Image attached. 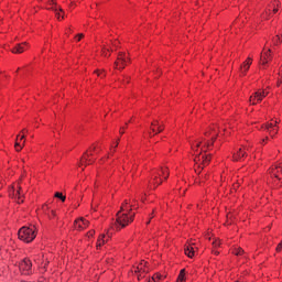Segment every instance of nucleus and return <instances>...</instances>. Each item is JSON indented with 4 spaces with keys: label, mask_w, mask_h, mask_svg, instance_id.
<instances>
[{
    "label": "nucleus",
    "mask_w": 282,
    "mask_h": 282,
    "mask_svg": "<svg viewBox=\"0 0 282 282\" xmlns=\"http://www.w3.org/2000/svg\"><path fill=\"white\" fill-rule=\"evenodd\" d=\"M135 213H133V205L129 207V200H124L121 205L120 212L117 213L116 226L117 228H127L133 221Z\"/></svg>",
    "instance_id": "nucleus-1"
},
{
    "label": "nucleus",
    "mask_w": 282,
    "mask_h": 282,
    "mask_svg": "<svg viewBox=\"0 0 282 282\" xmlns=\"http://www.w3.org/2000/svg\"><path fill=\"white\" fill-rule=\"evenodd\" d=\"M194 171L197 175H199L202 171H204V166H208V164H210V156L199 153L194 158Z\"/></svg>",
    "instance_id": "nucleus-2"
},
{
    "label": "nucleus",
    "mask_w": 282,
    "mask_h": 282,
    "mask_svg": "<svg viewBox=\"0 0 282 282\" xmlns=\"http://www.w3.org/2000/svg\"><path fill=\"white\" fill-rule=\"evenodd\" d=\"M18 237L25 243H32L36 239V231H34V227H22L18 232Z\"/></svg>",
    "instance_id": "nucleus-3"
},
{
    "label": "nucleus",
    "mask_w": 282,
    "mask_h": 282,
    "mask_svg": "<svg viewBox=\"0 0 282 282\" xmlns=\"http://www.w3.org/2000/svg\"><path fill=\"white\" fill-rule=\"evenodd\" d=\"M265 96H268V93H265V90H258L250 97L249 101L252 105H257V102H261V100H263Z\"/></svg>",
    "instance_id": "nucleus-4"
},
{
    "label": "nucleus",
    "mask_w": 282,
    "mask_h": 282,
    "mask_svg": "<svg viewBox=\"0 0 282 282\" xmlns=\"http://www.w3.org/2000/svg\"><path fill=\"white\" fill-rule=\"evenodd\" d=\"M19 268L24 274H30L32 270V261H30V259H24L20 262Z\"/></svg>",
    "instance_id": "nucleus-5"
},
{
    "label": "nucleus",
    "mask_w": 282,
    "mask_h": 282,
    "mask_svg": "<svg viewBox=\"0 0 282 282\" xmlns=\"http://www.w3.org/2000/svg\"><path fill=\"white\" fill-rule=\"evenodd\" d=\"M279 1H273L271 4H269V10H265L263 13H262V19H268V17H270V12H272L273 10V13L276 14L279 12Z\"/></svg>",
    "instance_id": "nucleus-6"
},
{
    "label": "nucleus",
    "mask_w": 282,
    "mask_h": 282,
    "mask_svg": "<svg viewBox=\"0 0 282 282\" xmlns=\"http://www.w3.org/2000/svg\"><path fill=\"white\" fill-rule=\"evenodd\" d=\"M127 65V57L124 53H119L117 61L115 62L116 69H122Z\"/></svg>",
    "instance_id": "nucleus-7"
},
{
    "label": "nucleus",
    "mask_w": 282,
    "mask_h": 282,
    "mask_svg": "<svg viewBox=\"0 0 282 282\" xmlns=\"http://www.w3.org/2000/svg\"><path fill=\"white\" fill-rule=\"evenodd\" d=\"M87 226H89V221L86 220L85 218L76 219L74 223V227L76 230H85Z\"/></svg>",
    "instance_id": "nucleus-8"
},
{
    "label": "nucleus",
    "mask_w": 282,
    "mask_h": 282,
    "mask_svg": "<svg viewBox=\"0 0 282 282\" xmlns=\"http://www.w3.org/2000/svg\"><path fill=\"white\" fill-rule=\"evenodd\" d=\"M151 131L158 135V133H162L164 131V124H160L159 120H153L151 123Z\"/></svg>",
    "instance_id": "nucleus-9"
},
{
    "label": "nucleus",
    "mask_w": 282,
    "mask_h": 282,
    "mask_svg": "<svg viewBox=\"0 0 282 282\" xmlns=\"http://www.w3.org/2000/svg\"><path fill=\"white\" fill-rule=\"evenodd\" d=\"M274 127H276V121L274 123L271 122V123L264 124V129L270 133L271 138H274V135L279 133V130L274 129Z\"/></svg>",
    "instance_id": "nucleus-10"
},
{
    "label": "nucleus",
    "mask_w": 282,
    "mask_h": 282,
    "mask_svg": "<svg viewBox=\"0 0 282 282\" xmlns=\"http://www.w3.org/2000/svg\"><path fill=\"white\" fill-rule=\"evenodd\" d=\"M25 45H28V42L17 44L12 50V54H23L25 52Z\"/></svg>",
    "instance_id": "nucleus-11"
},
{
    "label": "nucleus",
    "mask_w": 282,
    "mask_h": 282,
    "mask_svg": "<svg viewBox=\"0 0 282 282\" xmlns=\"http://www.w3.org/2000/svg\"><path fill=\"white\" fill-rule=\"evenodd\" d=\"M251 65H252V58L248 57V59L243 63V66L240 67L242 74H246V72L250 69Z\"/></svg>",
    "instance_id": "nucleus-12"
},
{
    "label": "nucleus",
    "mask_w": 282,
    "mask_h": 282,
    "mask_svg": "<svg viewBox=\"0 0 282 282\" xmlns=\"http://www.w3.org/2000/svg\"><path fill=\"white\" fill-rule=\"evenodd\" d=\"M185 254L189 257V259H193V257H195V249L193 248V246H185Z\"/></svg>",
    "instance_id": "nucleus-13"
},
{
    "label": "nucleus",
    "mask_w": 282,
    "mask_h": 282,
    "mask_svg": "<svg viewBox=\"0 0 282 282\" xmlns=\"http://www.w3.org/2000/svg\"><path fill=\"white\" fill-rule=\"evenodd\" d=\"M270 58V50L268 52H264L260 57L261 65H267L268 59Z\"/></svg>",
    "instance_id": "nucleus-14"
},
{
    "label": "nucleus",
    "mask_w": 282,
    "mask_h": 282,
    "mask_svg": "<svg viewBox=\"0 0 282 282\" xmlns=\"http://www.w3.org/2000/svg\"><path fill=\"white\" fill-rule=\"evenodd\" d=\"M241 158H246V151L239 149V151L234 154V160L238 162V160H241Z\"/></svg>",
    "instance_id": "nucleus-15"
},
{
    "label": "nucleus",
    "mask_w": 282,
    "mask_h": 282,
    "mask_svg": "<svg viewBox=\"0 0 282 282\" xmlns=\"http://www.w3.org/2000/svg\"><path fill=\"white\" fill-rule=\"evenodd\" d=\"M13 197L14 199H17L18 204H23V200H21V189L17 191L14 194V189H13Z\"/></svg>",
    "instance_id": "nucleus-16"
},
{
    "label": "nucleus",
    "mask_w": 282,
    "mask_h": 282,
    "mask_svg": "<svg viewBox=\"0 0 282 282\" xmlns=\"http://www.w3.org/2000/svg\"><path fill=\"white\" fill-rule=\"evenodd\" d=\"M185 278H186V269H182L176 282H183V281H185Z\"/></svg>",
    "instance_id": "nucleus-17"
},
{
    "label": "nucleus",
    "mask_w": 282,
    "mask_h": 282,
    "mask_svg": "<svg viewBox=\"0 0 282 282\" xmlns=\"http://www.w3.org/2000/svg\"><path fill=\"white\" fill-rule=\"evenodd\" d=\"M102 246H105V235H100L99 239L97 241V248H102Z\"/></svg>",
    "instance_id": "nucleus-18"
},
{
    "label": "nucleus",
    "mask_w": 282,
    "mask_h": 282,
    "mask_svg": "<svg viewBox=\"0 0 282 282\" xmlns=\"http://www.w3.org/2000/svg\"><path fill=\"white\" fill-rule=\"evenodd\" d=\"M271 173L274 175V177H276L279 180V174H276V173H282V169L281 167L272 169Z\"/></svg>",
    "instance_id": "nucleus-19"
},
{
    "label": "nucleus",
    "mask_w": 282,
    "mask_h": 282,
    "mask_svg": "<svg viewBox=\"0 0 282 282\" xmlns=\"http://www.w3.org/2000/svg\"><path fill=\"white\" fill-rule=\"evenodd\" d=\"M232 253L236 254V257H241V254H243V249L236 248L234 249Z\"/></svg>",
    "instance_id": "nucleus-20"
},
{
    "label": "nucleus",
    "mask_w": 282,
    "mask_h": 282,
    "mask_svg": "<svg viewBox=\"0 0 282 282\" xmlns=\"http://www.w3.org/2000/svg\"><path fill=\"white\" fill-rule=\"evenodd\" d=\"M21 149H23V145H21V143L19 142V134H18L15 139V151H21Z\"/></svg>",
    "instance_id": "nucleus-21"
},
{
    "label": "nucleus",
    "mask_w": 282,
    "mask_h": 282,
    "mask_svg": "<svg viewBox=\"0 0 282 282\" xmlns=\"http://www.w3.org/2000/svg\"><path fill=\"white\" fill-rule=\"evenodd\" d=\"M55 197L57 199H61L62 202H65V199H66V197L61 192L55 193Z\"/></svg>",
    "instance_id": "nucleus-22"
},
{
    "label": "nucleus",
    "mask_w": 282,
    "mask_h": 282,
    "mask_svg": "<svg viewBox=\"0 0 282 282\" xmlns=\"http://www.w3.org/2000/svg\"><path fill=\"white\" fill-rule=\"evenodd\" d=\"M215 140H217V137H213L210 142H207L205 147L208 149L209 147H213L215 144Z\"/></svg>",
    "instance_id": "nucleus-23"
},
{
    "label": "nucleus",
    "mask_w": 282,
    "mask_h": 282,
    "mask_svg": "<svg viewBox=\"0 0 282 282\" xmlns=\"http://www.w3.org/2000/svg\"><path fill=\"white\" fill-rule=\"evenodd\" d=\"M281 43V37L279 35H275V37H273V45H279Z\"/></svg>",
    "instance_id": "nucleus-24"
},
{
    "label": "nucleus",
    "mask_w": 282,
    "mask_h": 282,
    "mask_svg": "<svg viewBox=\"0 0 282 282\" xmlns=\"http://www.w3.org/2000/svg\"><path fill=\"white\" fill-rule=\"evenodd\" d=\"M88 158H89V154L86 152L85 154H84V156L82 158V162H80V165L83 166V162H87V160H88Z\"/></svg>",
    "instance_id": "nucleus-25"
},
{
    "label": "nucleus",
    "mask_w": 282,
    "mask_h": 282,
    "mask_svg": "<svg viewBox=\"0 0 282 282\" xmlns=\"http://www.w3.org/2000/svg\"><path fill=\"white\" fill-rule=\"evenodd\" d=\"M46 215H47L48 219H52L53 217H56V212L51 210V214L48 213Z\"/></svg>",
    "instance_id": "nucleus-26"
},
{
    "label": "nucleus",
    "mask_w": 282,
    "mask_h": 282,
    "mask_svg": "<svg viewBox=\"0 0 282 282\" xmlns=\"http://www.w3.org/2000/svg\"><path fill=\"white\" fill-rule=\"evenodd\" d=\"M162 174L165 175V180H169V171L166 169H162Z\"/></svg>",
    "instance_id": "nucleus-27"
},
{
    "label": "nucleus",
    "mask_w": 282,
    "mask_h": 282,
    "mask_svg": "<svg viewBox=\"0 0 282 282\" xmlns=\"http://www.w3.org/2000/svg\"><path fill=\"white\" fill-rule=\"evenodd\" d=\"M155 279H162V275H160V274H155L153 278H152V280H149L148 282H153V281H155Z\"/></svg>",
    "instance_id": "nucleus-28"
},
{
    "label": "nucleus",
    "mask_w": 282,
    "mask_h": 282,
    "mask_svg": "<svg viewBox=\"0 0 282 282\" xmlns=\"http://www.w3.org/2000/svg\"><path fill=\"white\" fill-rule=\"evenodd\" d=\"M42 209L45 213V215H47L48 214L47 210H50V207H47V205H43Z\"/></svg>",
    "instance_id": "nucleus-29"
},
{
    "label": "nucleus",
    "mask_w": 282,
    "mask_h": 282,
    "mask_svg": "<svg viewBox=\"0 0 282 282\" xmlns=\"http://www.w3.org/2000/svg\"><path fill=\"white\" fill-rule=\"evenodd\" d=\"M52 10H55V12H56V18H57L58 20H61V13H58V9H54V7H52Z\"/></svg>",
    "instance_id": "nucleus-30"
},
{
    "label": "nucleus",
    "mask_w": 282,
    "mask_h": 282,
    "mask_svg": "<svg viewBox=\"0 0 282 282\" xmlns=\"http://www.w3.org/2000/svg\"><path fill=\"white\" fill-rule=\"evenodd\" d=\"M154 184H158V186H160V184H162V181L160 180V181H158V176H154Z\"/></svg>",
    "instance_id": "nucleus-31"
},
{
    "label": "nucleus",
    "mask_w": 282,
    "mask_h": 282,
    "mask_svg": "<svg viewBox=\"0 0 282 282\" xmlns=\"http://www.w3.org/2000/svg\"><path fill=\"white\" fill-rule=\"evenodd\" d=\"M98 76H105V70H95Z\"/></svg>",
    "instance_id": "nucleus-32"
},
{
    "label": "nucleus",
    "mask_w": 282,
    "mask_h": 282,
    "mask_svg": "<svg viewBox=\"0 0 282 282\" xmlns=\"http://www.w3.org/2000/svg\"><path fill=\"white\" fill-rule=\"evenodd\" d=\"M202 143H196L195 145H192V149H193V151H196L197 149H199V145H200Z\"/></svg>",
    "instance_id": "nucleus-33"
},
{
    "label": "nucleus",
    "mask_w": 282,
    "mask_h": 282,
    "mask_svg": "<svg viewBox=\"0 0 282 282\" xmlns=\"http://www.w3.org/2000/svg\"><path fill=\"white\" fill-rule=\"evenodd\" d=\"M219 245H220L219 240H215V241L213 242L214 248H218Z\"/></svg>",
    "instance_id": "nucleus-34"
},
{
    "label": "nucleus",
    "mask_w": 282,
    "mask_h": 282,
    "mask_svg": "<svg viewBox=\"0 0 282 282\" xmlns=\"http://www.w3.org/2000/svg\"><path fill=\"white\" fill-rule=\"evenodd\" d=\"M94 235H96V231H95V230H90V231L88 232V237H94Z\"/></svg>",
    "instance_id": "nucleus-35"
},
{
    "label": "nucleus",
    "mask_w": 282,
    "mask_h": 282,
    "mask_svg": "<svg viewBox=\"0 0 282 282\" xmlns=\"http://www.w3.org/2000/svg\"><path fill=\"white\" fill-rule=\"evenodd\" d=\"M77 36H78L77 41H80V39L85 37V35L83 33H79Z\"/></svg>",
    "instance_id": "nucleus-36"
},
{
    "label": "nucleus",
    "mask_w": 282,
    "mask_h": 282,
    "mask_svg": "<svg viewBox=\"0 0 282 282\" xmlns=\"http://www.w3.org/2000/svg\"><path fill=\"white\" fill-rule=\"evenodd\" d=\"M51 4H52V6H55V4H56V2H54V0H51Z\"/></svg>",
    "instance_id": "nucleus-37"
},
{
    "label": "nucleus",
    "mask_w": 282,
    "mask_h": 282,
    "mask_svg": "<svg viewBox=\"0 0 282 282\" xmlns=\"http://www.w3.org/2000/svg\"><path fill=\"white\" fill-rule=\"evenodd\" d=\"M122 129H124V128H121V129H120V133H121V135L124 133V131H122Z\"/></svg>",
    "instance_id": "nucleus-38"
},
{
    "label": "nucleus",
    "mask_w": 282,
    "mask_h": 282,
    "mask_svg": "<svg viewBox=\"0 0 282 282\" xmlns=\"http://www.w3.org/2000/svg\"><path fill=\"white\" fill-rule=\"evenodd\" d=\"M0 188H3V183L0 181Z\"/></svg>",
    "instance_id": "nucleus-39"
},
{
    "label": "nucleus",
    "mask_w": 282,
    "mask_h": 282,
    "mask_svg": "<svg viewBox=\"0 0 282 282\" xmlns=\"http://www.w3.org/2000/svg\"><path fill=\"white\" fill-rule=\"evenodd\" d=\"M20 140H25V135H22V137L20 138Z\"/></svg>",
    "instance_id": "nucleus-40"
},
{
    "label": "nucleus",
    "mask_w": 282,
    "mask_h": 282,
    "mask_svg": "<svg viewBox=\"0 0 282 282\" xmlns=\"http://www.w3.org/2000/svg\"><path fill=\"white\" fill-rule=\"evenodd\" d=\"M137 270H138V272H140V270H142V267H141V268H140V267H138V268H137Z\"/></svg>",
    "instance_id": "nucleus-41"
},
{
    "label": "nucleus",
    "mask_w": 282,
    "mask_h": 282,
    "mask_svg": "<svg viewBox=\"0 0 282 282\" xmlns=\"http://www.w3.org/2000/svg\"><path fill=\"white\" fill-rule=\"evenodd\" d=\"M25 131L28 132V130H25V129H24V130H22V133H25Z\"/></svg>",
    "instance_id": "nucleus-42"
},
{
    "label": "nucleus",
    "mask_w": 282,
    "mask_h": 282,
    "mask_svg": "<svg viewBox=\"0 0 282 282\" xmlns=\"http://www.w3.org/2000/svg\"><path fill=\"white\" fill-rule=\"evenodd\" d=\"M214 253H215V254H219V252H218V251H214Z\"/></svg>",
    "instance_id": "nucleus-43"
},
{
    "label": "nucleus",
    "mask_w": 282,
    "mask_h": 282,
    "mask_svg": "<svg viewBox=\"0 0 282 282\" xmlns=\"http://www.w3.org/2000/svg\"><path fill=\"white\" fill-rule=\"evenodd\" d=\"M150 138H153V134L150 132Z\"/></svg>",
    "instance_id": "nucleus-44"
},
{
    "label": "nucleus",
    "mask_w": 282,
    "mask_h": 282,
    "mask_svg": "<svg viewBox=\"0 0 282 282\" xmlns=\"http://www.w3.org/2000/svg\"><path fill=\"white\" fill-rule=\"evenodd\" d=\"M147 224H151V220H148V223Z\"/></svg>",
    "instance_id": "nucleus-45"
},
{
    "label": "nucleus",
    "mask_w": 282,
    "mask_h": 282,
    "mask_svg": "<svg viewBox=\"0 0 282 282\" xmlns=\"http://www.w3.org/2000/svg\"><path fill=\"white\" fill-rule=\"evenodd\" d=\"M205 135H208V132H206Z\"/></svg>",
    "instance_id": "nucleus-46"
},
{
    "label": "nucleus",
    "mask_w": 282,
    "mask_h": 282,
    "mask_svg": "<svg viewBox=\"0 0 282 282\" xmlns=\"http://www.w3.org/2000/svg\"><path fill=\"white\" fill-rule=\"evenodd\" d=\"M213 131H216L215 128H213Z\"/></svg>",
    "instance_id": "nucleus-47"
}]
</instances>
